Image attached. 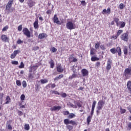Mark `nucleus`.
<instances>
[{
    "instance_id": "1",
    "label": "nucleus",
    "mask_w": 131,
    "mask_h": 131,
    "mask_svg": "<svg viewBox=\"0 0 131 131\" xmlns=\"http://www.w3.org/2000/svg\"><path fill=\"white\" fill-rule=\"evenodd\" d=\"M110 52H111L112 54H116V53H118L119 57L121 56V48H120V47H117L116 49L112 48L110 50Z\"/></svg>"
},
{
    "instance_id": "2",
    "label": "nucleus",
    "mask_w": 131,
    "mask_h": 131,
    "mask_svg": "<svg viewBox=\"0 0 131 131\" xmlns=\"http://www.w3.org/2000/svg\"><path fill=\"white\" fill-rule=\"evenodd\" d=\"M124 75L125 76L126 79L129 78L131 75V68L125 69L124 73Z\"/></svg>"
},
{
    "instance_id": "3",
    "label": "nucleus",
    "mask_w": 131,
    "mask_h": 131,
    "mask_svg": "<svg viewBox=\"0 0 131 131\" xmlns=\"http://www.w3.org/2000/svg\"><path fill=\"white\" fill-rule=\"evenodd\" d=\"M105 105V101L99 100L98 104L97 106L96 107L98 110H102L103 107Z\"/></svg>"
},
{
    "instance_id": "4",
    "label": "nucleus",
    "mask_w": 131,
    "mask_h": 131,
    "mask_svg": "<svg viewBox=\"0 0 131 131\" xmlns=\"http://www.w3.org/2000/svg\"><path fill=\"white\" fill-rule=\"evenodd\" d=\"M121 39L124 41H128V32H126L125 33H123L121 35Z\"/></svg>"
},
{
    "instance_id": "5",
    "label": "nucleus",
    "mask_w": 131,
    "mask_h": 131,
    "mask_svg": "<svg viewBox=\"0 0 131 131\" xmlns=\"http://www.w3.org/2000/svg\"><path fill=\"white\" fill-rule=\"evenodd\" d=\"M66 26H67V28H68V29H70V30H72V29H75V26H74L73 23H72V22L71 21H69L67 24Z\"/></svg>"
},
{
    "instance_id": "6",
    "label": "nucleus",
    "mask_w": 131,
    "mask_h": 131,
    "mask_svg": "<svg viewBox=\"0 0 131 131\" xmlns=\"http://www.w3.org/2000/svg\"><path fill=\"white\" fill-rule=\"evenodd\" d=\"M23 32L25 35H26L27 37H30V31L28 30V29L25 28L23 29Z\"/></svg>"
},
{
    "instance_id": "7",
    "label": "nucleus",
    "mask_w": 131,
    "mask_h": 131,
    "mask_svg": "<svg viewBox=\"0 0 131 131\" xmlns=\"http://www.w3.org/2000/svg\"><path fill=\"white\" fill-rule=\"evenodd\" d=\"M76 77H78L77 73H76V71L74 70L73 74H72V75L69 76V79H70V80H71L73 79V78H76Z\"/></svg>"
},
{
    "instance_id": "8",
    "label": "nucleus",
    "mask_w": 131,
    "mask_h": 131,
    "mask_svg": "<svg viewBox=\"0 0 131 131\" xmlns=\"http://www.w3.org/2000/svg\"><path fill=\"white\" fill-rule=\"evenodd\" d=\"M53 20L54 23H56V24H58V25H61V22L59 20V18L57 17V15H54Z\"/></svg>"
},
{
    "instance_id": "9",
    "label": "nucleus",
    "mask_w": 131,
    "mask_h": 131,
    "mask_svg": "<svg viewBox=\"0 0 131 131\" xmlns=\"http://www.w3.org/2000/svg\"><path fill=\"white\" fill-rule=\"evenodd\" d=\"M111 64H112V60L111 58H108L106 66L107 70H110L111 69Z\"/></svg>"
},
{
    "instance_id": "10",
    "label": "nucleus",
    "mask_w": 131,
    "mask_h": 131,
    "mask_svg": "<svg viewBox=\"0 0 131 131\" xmlns=\"http://www.w3.org/2000/svg\"><path fill=\"white\" fill-rule=\"evenodd\" d=\"M14 0H10L6 6V10H9V9H11L12 5H13V2Z\"/></svg>"
},
{
    "instance_id": "11",
    "label": "nucleus",
    "mask_w": 131,
    "mask_h": 131,
    "mask_svg": "<svg viewBox=\"0 0 131 131\" xmlns=\"http://www.w3.org/2000/svg\"><path fill=\"white\" fill-rule=\"evenodd\" d=\"M62 107L60 106H54L50 108L51 111H59L60 109H61Z\"/></svg>"
},
{
    "instance_id": "12",
    "label": "nucleus",
    "mask_w": 131,
    "mask_h": 131,
    "mask_svg": "<svg viewBox=\"0 0 131 131\" xmlns=\"http://www.w3.org/2000/svg\"><path fill=\"white\" fill-rule=\"evenodd\" d=\"M97 104V101L95 100L93 101L92 104V107L91 111V116H93L94 115V111H95V107H96V104Z\"/></svg>"
},
{
    "instance_id": "13",
    "label": "nucleus",
    "mask_w": 131,
    "mask_h": 131,
    "mask_svg": "<svg viewBox=\"0 0 131 131\" xmlns=\"http://www.w3.org/2000/svg\"><path fill=\"white\" fill-rule=\"evenodd\" d=\"M111 13V9L110 8H107V10L106 9H104L102 11V14L104 15V14H110Z\"/></svg>"
},
{
    "instance_id": "14",
    "label": "nucleus",
    "mask_w": 131,
    "mask_h": 131,
    "mask_svg": "<svg viewBox=\"0 0 131 131\" xmlns=\"http://www.w3.org/2000/svg\"><path fill=\"white\" fill-rule=\"evenodd\" d=\"M48 35L46 33H41L38 35V38L40 39H42V38H46L47 37Z\"/></svg>"
},
{
    "instance_id": "15",
    "label": "nucleus",
    "mask_w": 131,
    "mask_h": 131,
    "mask_svg": "<svg viewBox=\"0 0 131 131\" xmlns=\"http://www.w3.org/2000/svg\"><path fill=\"white\" fill-rule=\"evenodd\" d=\"M27 3L30 7H33V6L35 5L34 2H33V1L32 0H28Z\"/></svg>"
},
{
    "instance_id": "16",
    "label": "nucleus",
    "mask_w": 131,
    "mask_h": 131,
    "mask_svg": "<svg viewBox=\"0 0 131 131\" xmlns=\"http://www.w3.org/2000/svg\"><path fill=\"white\" fill-rule=\"evenodd\" d=\"M81 72L83 76H86V75H89V71H88V70L86 69H82Z\"/></svg>"
},
{
    "instance_id": "17",
    "label": "nucleus",
    "mask_w": 131,
    "mask_h": 131,
    "mask_svg": "<svg viewBox=\"0 0 131 131\" xmlns=\"http://www.w3.org/2000/svg\"><path fill=\"white\" fill-rule=\"evenodd\" d=\"M1 39L3 41H8V40H9V38L7 37V35H3L1 36Z\"/></svg>"
},
{
    "instance_id": "18",
    "label": "nucleus",
    "mask_w": 131,
    "mask_h": 131,
    "mask_svg": "<svg viewBox=\"0 0 131 131\" xmlns=\"http://www.w3.org/2000/svg\"><path fill=\"white\" fill-rule=\"evenodd\" d=\"M57 71L58 72H63V71H64V70L62 68V67H61V66L59 65L57 67Z\"/></svg>"
},
{
    "instance_id": "19",
    "label": "nucleus",
    "mask_w": 131,
    "mask_h": 131,
    "mask_svg": "<svg viewBox=\"0 0 131 131\" xmlns=\"http://www.w3.org/2000/svg\"><path fill=\"white\" fill-rule=\"evenodd\" d=\"M34 27L35 29L38 28V20H37L34 23Z\"/></svg>"
},
{
    "instance_id": "20",
    "label": "nucleus",
    "mask_w": 131,
    "mask_h": 131,
    "mask_svg": "<svg viewBox=\"0 0 131 131\" xmlns=\"http://www.w3.org/2000/svg\"><path fill=\"white\" fill-rule=\"evenodd\" d=\"M49 64H50L51 68H54V67L55 66V63H54V60L51 59V61L49 62Z\"/></svg>"
},
{
    "instance_id": "21",
    "label": "nucleus",
    "mask_w": 131,
    "mask_h": 131,
    "mask_svg": "<svg viewBox=\"0 0 131 131\" xmlns=\"http://www.w3.org/2000/svg\"><path fill=\"white\" fill-rule=\"evenodd\" d=\"M6 102H5V104H9V103H11V98H10V96H8L6 97Z\"/></svg>"
},
{
    "instance_id": "22",
    "label": "nucleus",
    "mask_w": 131,
    "mask_h": 131,
    "mask_svg": "<svg viewBox=\"0 0 131 131\" xmlns=\"http://www.w3.org/2000/svg\"><path fill=\"white\" fill-rule=\"evenodd\" d=\"M92 117H93V116L91 115L89 116L87 118V122H88V124H90V122H91V120H92Z\"/></svg>"
},
{
    "instance_id": "23",
    "label": "nucleus",
    "mask_w": 131,
    "mask_h": 131,
    "mask_svg": "<svg viewBox=\"0 0 131 131\" xmlns=\"http://www.w3.org/2000/svg\"><path fill=\"white\" fill-rule=\"evenodd\" d=\"M127 89L130 91L131 90V81H128L127 83Z\"/></svg>"
},
{
    "instance_id": "24",
    "label": "nucleus",
    "mask_w": 131,
    "mask_h": 131,
    "mask_svg": "<svg viewBox=\"0 0 131 131\" xmlns=\"http://www.w3.org/2000/svg\"><path fill=\"white\" fill-rule=\"evenodd\" d=\"M70 121L68 119H65L64 120V124H67V125L68 124H70Z\"/></svg>"
},
{
    "instance_id": "25",
    "label": "nucleus",
    "mask_w": 131,
    "mask_h": 131,
    "mask_svg": "<svg viewBox=\"0 0 131 131\" xmlns=\"http://www.w3.org/2000/svg\"><path fill=\"white\" fill-rule=\"evenodd\" d=\"M67 128L69 130H72L73 129V126L70 125H67Z\"/></svg>"
},
{
    "instance_id": "26",
    "label": "nucleus",
    "mask_w": 131,
    "mask_h": 131,
    "mask_svg": "<svg viewBox=\"0 0 131 131\" xmlns=\"http://www.w3.org/2000/svg\"><path fill=\"white\" fill-rule=\"evenodd\" d=\"M30 128V127L29 126V124H26L25 125V129H26V130H29Z\"/></svg>"
},
{
    "instance_id": "27",
    "label": "nucleus",
    "mask_w": 131,
    "mask_h": 131,
    "mask_svg": "<svg viewBox=\"0 0 131 131\" xmlns=\"http://www.w3.org/2000/svg\"><path fill=\"white\" fill-rule=\"evenodd\" d=\"M74 117H75V115L73 113H71L68 116V118L70 119L73 118Z\"/></svg>"
},
{
    "instance_id": "28",
    "label": "nucleus",
    "mask_w": 131,
    "mask_h": 131,
    "mask_svg": "<svg viewBox=\"0 0 131 131\" xmlns=\"http://www.w3.org/2000/svg\"><path fill=\"white\" fill-rule=\"evenodd\" d=\"M40 82H41V83H42V84L47 83V82H48V79H41Z\"/></svg>"
},
{
    "instance_id": "29",
    "label": "nucleus",
    "mask_w": 131,
    "mask_h": 131,
    "mask_svg": "<svg viewBox=\"0 0 131 131\" xmlns=\"http://www.w3.org/2000/svg\"><path fill=\"white\" fill-rule=\"evenodd\" d=\"M124 55H127V47H124L123 50Z\"/></svg>"
},
{
    "instance_id": "30",
    "label": "nucleus",
    "mask_w": 131,
    "mask_h": 131,
    "mask_svg": "<svg viewBox=\"0 0 131 131\" xmlns=\"http://www.w3.org/2000/svg\"><path fill=\"white\" fill-rule=\"evenodd\" d=\"M91 60L92 61H99V58L96 57H92L91 58Z\"/></svg>"
},
{
    "instance_id": "31",
    "label": "nucleus",
    "mask_w": 131,
    "mask_h": 131,
    "mask_svg": "<svg viewBox=\"0 0 131 131\" xmlns=\"http://www.w3.org/2000/svg\"><path fill=\"white\" fill-rule=\"evenodd\" d=\"M100 48L102 51H105V50H106V47H105V46H104V45H100Z\"/></svg>"
},
{
    "instance_id": "32",
    "label": "nucleus",
    "mask_w": 131,
    "mask_h": 131,
    "mask_svg": "<svg viewBox=\"0 0 131 131\" xmlns=\"http://www.w3.org/2000/svg\"><path fill=\"white\" fill-rule=\"evenodd\" d=\"M123 31L122 30H118L117 33V36L118 37L119 36V35H120L121 34V33H122Z\"/></svg>"
},
{
    "instance_id": "33",
    "label": "nucleus",
    "mask_w": 131,
    "mask_h": 131,
    "mask_svg": "<svg viewBox=\"0 0 131 131\" xmlns=\"http://www.w3.org/2000/svg\"><path fill=\"white\" fill-rule=\"evenodd\" d=\"M114 20L115 21V22H116L117 26H119V25L118 24V22L119 21V19L117 18H115Z\"/></svg>"
},
{
    "instance_id": "34",
    "label": "nucleus",
    "mask_w": 131,
    "mask_h": 131,
    "mask_svg": "<svg viewBox=\"0 0 131 131\" xmlns=\"http://www.w3.org/2000/svg\"><path fill=\"white\" fill-rule=\"evenodd\" d=\"M70 124H72V125H75L76 124H77L75 121H73V120H71L70 121Z\"/></svg>"
},
{
    "instance_id": "35",
    "label": "nucleus",
    "mask_w": 131,
    "mask_h": 131,
    "mask_svg": "<svg viewBox=\"0 0 131 131\" xmlns=\"http://www.w3.org/2000/svg\"><path fill=\"white\" fill-rule=\"evenodd\" d=\"M22 85L23 88H26V86H27V83H26V81H23L22 82Z\"/></svg>"
},
{
    "instance_id": "36",
    "label": "nucleus",
    "mask_w": 131,
    "mask_h": 131,
    "mask_svg": "<svg viewBox=\"0 0 131 131\" xmlns=\"http://www.w3.org/2000/svg\"><path fill=\"white\" fill-rule=\"evenodd\" d=\"M74 104H75L76 105V104H77V105L78 107H79V108H80V107H81V104H80V103L77 102H76V101H74Z\"/></svg>"
},
{
    "instance_id": "37",
    "label": "nucleus",
    "mask_w": 131,
    "mask_h": 131,
    "mask_svg": "<svg viewBox=\"0 0 131 131\" xmlns=\"http://www.w3.org/2000/svg\"><path fill=\"white\" fill-rule=\"evenodd\" d=\"M21 81L20 80H16V85H18V86H21Z\"/></svg>"
},
{
    "instance_id": "38",
    "label": "nucleus",
    "mask_w": 131,
    "mask_h": 131,
    "mask_svg": "<svg viewBox=\"0 0 131 131\" xmlns=\"http://www.w3.org/2000/svg\"><path fill=\"white\" fill-rule=\"evenodd\" d=\"M120 24V27H121L122 28H123V27L125 26V23H124V22H121Z\"/></svg>"
},
{
    "instance_id": "39",
    "label": "nucleus",
    "mask_w": 131,
    "mask_h": 131,
    "mask_svg": "<svg viewBox=\"0 0 131 131\" xmlns=\"http://www.w3.org/2000/svg\"><path fill=\"white\" fill-rule=\"evenodd\" d=\"M100 48V44L96 43H95V49L96 50H99V48Z\"/></svg>"
},
{
    "instance_id": "40",
    "label": "nucleus",
    "mask_w": 131,
    "mask_h": 131,
    "mask_svg": "<svg viewBox=\"0 0 131 131\" xmlns=\"http://www.w3.org/2000/svg\"><path fill=\"white\" fill-rule=\"evenodd\" d=\"M123 8H124V6H123V4L121 3V4L119 5V9H120V10H122V9H123Z\"/></svg>"
},
{
    "instance_id": "41",
    "label": "nucleus",
    "mask_w": 131,
    "mask_h": 131,
    "mask_svg": "<svg viewBox=\"0 0 131 131\" xmlns=\"http://www.w3.org/2000/svg\"><path fill=\"white\" fill-rule=\"evenodd\" d=\"M17 45H21V43H23V40H21V39H19L17 41Z\"/></svg>"
},
{
    "instance_id": "42",
    "label": "nucleus",
    "mask_w": 131,
    "mask_h": 131,
    "mask_svg": "<svg viewBox=\"0 0 131 131\" xmlns=\"http://www.w3.org/2000/svg\"><path fill=\"white\" fill-rule=\"evenodd\" d=\"M19 53H20V50H15L13 52L15 56H17V54H19Z\"/></svg>"
},
{
    "instance_id": "43",
    "label": "nucleus",
    "mask_w": 131,
    "mask_h": 131,
    "mask_svg": "<svg viewBox=\"0 0 131 131\" xmlns=\"http://www.w3.org/2000/svg\"><path fill=\"white\" fill-rule=\"evenodd\" d=\"M120 111L121 114H123V113H125V112H126L125 109H122V108H120Z\"/></svg>"
},
{
    "instance_id": "44",
    "label": "nucleus",
    "mask_w": 131,
    "mask_h": 131,
    "mask_svg": "<svg viewBox=\"0 0 131 131\" xmlns=\"http://www.w3.org/2000/svg\"><path fill=\"white\" fill-rule=\"evenodd\" d=\"M12 64H13V65H18V62L17 61L14 60V61H12L11 62Z\"/></svg>"
},
{
    "instance_id": "45",
    "label": "nucleus",
    "mask_w": 131,
    "mask_h": 131,
    "mask_svg": "<svg viewBox=\"0 0 131 131\" xmlns=\"http://www.w3.org/2000/svg\"><path fill=\"white\" fill-rule=\"evenodd\" d=\"M20 99L21 101H24V100H25V95H24V94L21 95Z\"/></svg>"
},
{
    "instance_id": "46",
    "label": "nucleus",
    "mask_w": 131,
    "mask_h": 131,
    "mask_svg": "<svg viewBox=\"0 0 131 131\" xmlns=\"http://www.w3.org/2000/svg\"><path fill=\"white\" fill-rule=\"evenodd\" d=\"M7 29H9V27L6 26L3 29L2 31H7Z\"/></svg>"
},
{
    "instance_id": "47",
    "label": "nucleus",
    "mask_w": 131,
    "mask_h": 131,
    "mask_svg": "<svg viewBox=\"0 0 131 131\" xmlns=\"http://www.w3.org/2000/svg\"><path fill=\"white\" fill-rule=\"evenodd\" d=\"M18 115L19 116H21V115H23V112H22L21 111H17Z\"/></svg>"
},
{
    "instance_id": "48",
    "label": "nucleus",
    "mask_w": 131,
    "mask_h": 131,
    "mask_svg": "<svg viewBox=\"0 0 131 131\" xmlns=\"http://www.w3.org/2000/svg\"><path fill=\"white\" fill-rule=\"evenodd\" d=\"M19 68H24V63L23 62H20V65L19 66Z\"/></svg>"
},
{
    "instance_id": "49",
    "label": "nucleus",
    "mask_w": 131,
    "mask_h": 131,
    "mask_svg": "<svg viewBox=\"0 0 131 131\" xmlns=\"http://www.w3.org/2000/svg\"><path fill=\"white\" fill-rule=\"evenodd\" d=\"M33 51H37V50H39V47L38 46L33 47Z\"/></svg>"
},
{
    "instance_id": "50",
    "label": "nucleus",
    "mask_w": 131,
    "mask_h": 131,
    "mask_svg": "<svg viewBox=\"0 0 131 131\" xmlns=\"http://www.w3.org/2000/svg\"><path fill=\"white\" fill-rule=\"evenodd\" d=\"M117 37H118V36L117 35H113L112 36V37H111V39H117Z\"/></svg>"
},
{
    "instance_id": "51",
    "label": "nucleus",
    "mask_w": 131,
    "mask_h": 131,
    "mask_svg": "<svg viewBox=\"0 0 131 131\" xmlns=\"http://www.w3.org/2000/svg\"><path fill=\"white\" fill-rule=\"evenodd\" d=\"M16 57V55L14 54V53H13L11 55V56H10V58L11 59H14V58Z\"/></svg>"
},
{
    "instance_id": "52",
    "label": "nucleus",
    "mask_w": 131,
    "mask_h": 131,
    "mask_svg": "<svg viewBox=\"0 0 131 131\" xmlns=\"http://www.w3.org/2000/svg\"><path fill=\"white\" fill-rule=\"evenodd\" d=\"M68 106H69L70 107L73 108V107H74V105H73V104L71 103V102H69L68 104Z\"/></svg>"
},
{
    "instance_id": "53",
    "label": "nucleus",
    "mask_w": 131,
    "mask_h": 131,
    "mask_svg": "<svg viewBox=\"0 0 131 131\" xmlns=\"http://www.w3.org/2000/svg\"><path fill=\"white\" fill-rule=\"evenodd\" d=\"M29 78L30 79H32L33 78V75H32V74L30 73L29 75Z\"/></svg>"
},
{
    "instance_id": "54",
    "label": "nucleus",
    "mask_w": 131,
    "mask_h": 131,
    "mask_svg": "<svg viewBox=\"0 0 131 131\" xmlns=\"http://www.w3.org/2000/svg\"><path fill=\"white\" fill-rule=\"evenodd\" d=\"M61 97H62V98H66L67 95L66 94V93H62L61 94Z\"/></svg>"
},
{
    "instance_id": "55",
    "label": "nucleus",
    "mask_w": 131,
    "mask_h": 131,
    "mask_svg": "<svg viewBox=\"0 0 131 131\" xmlns=\"http://www.w3.org/2000/svg\"><path fill=\"white\" fill-rule=\"evenodd\" d=\"M18 31H21L22 30V25H20L18 27Z\"/></svg>"
},
{
    "instance_id": "56",
    "label": "nucleus",
    "mask_w": 131,
    "mask_h": 131,
    "mask_svg": "<svg viewBox=\"0 0 131 131\" xmlns=\"http://www.w3.org/2000/svg\"><path fill=\"white\" fill-rule=\"evenodd\" d=\"M76 68H77V66H73V69H72L73 72L74 70H75L76 71Z\"/></svg>"
},
{
    "instance_id": "57",
    "label": "nucleus",
    "mask_w": 131,
    "mask_h": 131,
    "mask_svg": "<svg viewBox=\"0 0 131 131\" xmlns=\"http://www.w3.org/2000/svg\"><path fill=\"white\" fill-rule=\"evenodd\" d=\"M128 129H131V122L128 123L127 124Z\"/></svg>"
},
{
    "instance_id": "58",
    "label": "nucleus",
    "mask_w": 131,
    "mask_h": 131,
    "mask_svg": "<svg viewBox=\"0 0 131 131\" xmlns=\"http://www.w3.org/2000/svg\"><path fill=\"white\" fill-rule=\"evenodd\" d=\"M63 77H64V75L63 74L59 75V76H58L59 79H61V78H63Z\"/></svg>"
},
{
    "instance_id": "59",
    "label": "nucleus",
    "mask_w": 131,
    "mask_h": 131,
    "mask_svg": "<svg viewBox=\"0 0 131 131\" xmlns=\"http://www.w3.org/2000/svg\"><path fill=\"white\" fill-rule=\"evenodd\" d=\"M57 52V49L55 48L54 47L52 48V52L56 53Z\"/></svg>"
},
{
    "instance_id": "60",
    "label": "nucleus",
    "mask_w": 131,
    "mask_h": 131,
    "mask_svg": "<svg viewBox=\"0 0 131 131\" xmlns=\"http://www.w3.org/2000/svg\"><path fill=\"white\" fill-rule=\"evenodd\" d=\"M47 14H52V10H49L47 11Z\"/></svg>"
},
{
    "instance_id": "61",
    "label": "nucleus",
    "mask_w": 131,
    "mask_h": 131,
    "mask_svg": "<svg viewBox=\"0 0 131 131\" xmlns=\"http://www.w3.org/2000/svg\"><path fill=\"white\" fill-rule=\"evenodd\" d=\"M101 64V63H100V62H97L96 63V66H97V67H99V66H100V65Z\"/></svg>"
},
{
    "instance_id": "62",
    "label": "nucleus",
    "mask_w": 131,
    "mask_h": 131,
    "mask_svg": "<svg viewBox=\"0 0 131 131\" xmlns=\"http://www.w3.org/2000/svg\"><path fill=\"white\" fill-rule=\"evenodd\" d=\"M90 54H91V55H94V49H92L91 50Z\"/></svg>"
},
{
    "instance_id": "63",
    "label": "nucleus",
    "mask_w": 131,
    "mask_h": 131,
    "mask_svg": "<svg viewBox=\"0 0 131 131\" xmlns=\"http://www.w3.org/2000/svg\"><path fill=\"white\" fill-rule=\"evenodd\" d=\"M4 97V94L3 93L0 94V99H3Z\"/></svg>"
},
{
    "instance_id": "64",
    "label": "nucleus",
    "mask_w": 131,
    "mask_h": 131,
    "mask_svg": "<svg viewBox=\"0 0 131 131\" xmlns=\"http://www.w3.org/2000/svg\"><path fill=\"white\" fill-rule=\"evenodd\" d=\"M8 129H12V126L9 124L8 125Z\"/></svg>"
}]
</instances>
